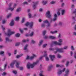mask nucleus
Returning <instances> with one entry per match:
<instances>
[{
  "label": "nucleus",
  "mask_w": 76,
  "mask_h": 76,
  "mask_svg": "<svg viewBox=\"0 0 76 76\" xmlns=\"http://www.w3.org/2000/svg\"><path fill=\"white\" fill-rule=\"evenodd\" d=\"M1 27L2 28L3 31H4V34H5V35H7V36H9V37H10L11 35L14 34H15V32H11V30L10 29H9L8 30L7 33L5 32L4 31L5 28H4V27L3 26H1Z\"/></svg>",
  "instance_id": "2"
},
{
  "label": "nucleus",
  "mask_w": 76,
  "mask_h": 76,
  "mask_svg": "<svg viewBox=\"0 0 76 76\" xmlns=\"http://www.w3.org/2000/svg\"><path fill=\"white\" fill-rule=\"evenodd\" d=\"M44 53H45L43 56V57H45V58L48 57L47 56V53H47V51H44Z\"/></svg>",
  "instance_id": "24"
},
{
  "label": "nucleus",
  "mask_w": 76,
  "mask_h": 76,
  "mask_svg": "<svg viewBox=\"0 0 76 76\" xmlns=\"http://www.w3.org/2000/svg\"><path fill=\"white\" fill-rule=\"evenodd\" d=\"M22 42L24 43H25V42H26V41L25 39H23L22 40Z\"/></svg>",
  "instance_id": "63"
},
{
  "label": "nucleus",
  "mask_w": 76,
  "mask_h": 76,
  "mask_svg": "<svg viewBox=\"0 0 76 76\" xmlns=\"http://www.w3.org/2000/svg\"><path fill=\"white\" fill-rule=\"evenodd\" d=\"M30 57H29V56H28V55H27V56L26 57V60H29V59H30Z\"/></svg>",
  "instance_id": "44"
},
{
  "label": "nucleus",
  "mask_w": 76,
  "mask_h": 76,
  "mask_svg": "<svg viewBox=\"0 0 76 76\" xmlns=\"http://www.w3.org/2000/svg\"><path fill=\"white\" fill-rule=\"evenodd\" d=\"M26 26H28L29 25V29H32L33 27L34 23L33 22H31V23H29L28 22H27L25 24Z\"/></svg>",
  "instance_id": "3"
},
{
  "label": "nucleus",
  "mask_w": 76,
  "mask_h": 76,
  "mask_svg": "<svg viewBox=\"0 0 76 76\" xmlns=\"http://www.w3.org/2000/svg\"><path fill=\"white\" fill-rule=\"evenodd\" d=\"M43 38L44 39H48V37L47 36H45L44 37H43Z\"/></svg>",
  "instance_id": "47"
},
{
  "label": "nucleus",
  "mask_w": 76,
  "mask_h": 76,
  "mask_svg": "<svg viewBox=\"0 0 76 76\" xmlns=\"http://www.w3.org/2000/svg\"><path fill=\"white\" fill-rule=\"evenodd\" d=\"M23 4L24 5H25V4H26V5H28V2H26V1L23 2Z\"/></svg>",
  "instance_id": "58"
},
{
  "label": "nucleus",
  "mask_w": 76,
  "mask_h": 76,
  "mask_svg": "<svg viewBox=\"0 0 76 76\" xmlns=\"http://www.w3.org/2000/svg\"><path fill=\"white\" fill-rule=\"evenodd\" d=\"M9 38L7 37L6 38L5 40L6 41L5 42V43H7V42H9Z\"/></svg>",
  "instance_id": "27"
},
{
  "label": "nucleus",
  "mask_w": 76,
  "mask_h": 76,
  "mask_svg": "<svg viewBox=\"0 0 76 76\" xmlns=\"http://www.w3.org/2000/svg\"><path fill=\"white\" fill-rule=\"evenodd\" d=\"M20 42L17 43L15 45V46L16 47H18V46H19V45H20Z\"/></svg>",
  "instance_id": "42"
},
{
  "label": "nucleus",
  "mask_w": 76,
  "mask_h": 76,
  "mask_svg": "<svg viewBox=\"0 0 76 76\" xmlns=\"http://www.w3.org/2000/svg\"><path fill=\"white\" fill-rule=\"evenodd\" d=\"M28 44H26L25 45L24 48V50H25V52L26 53H28V51H29V50L28 48Z\"/></svg>",
  "instance_id": "10"
},
{
  "label": "nucleus",
  "mask_w": 76,
  "mask_h": 76,
  "mask_svg": "<svg viewBox=\"0 0 76 76\" xmlns=\"http://www.w3.org/2000/svg\"><path fill=\"white\" fill-rule=\"evenodd\" d=\"M15 24V22H14V20H12L10 22V26H13Z\"/></svg>",
  "instance_id": "16"
},
{
  "label": "nucleus",
  "mask_w": 76,
  "mask_h": 76,
  "mask_svg": "<svg viewBox=\"0 0 76 76\" xmlns=\"http://www.w3.org/2000/svg\"><path fill=\"white\" fill-rule=\"evenodd\" d=\"M6 75H7V73L5 72H3L2 74V75L3 76H5Z\"/></svg>",
  "instance_id": "46"
},
{
  "label": "nucleus",
  "mask_w": 76,
  "mask_h": 76,
  "mask_svg": "<svg viewBox=\"0 0 76 76\" xmlns=\"http://www.w3.org/2000/svg\"><path fill=\"white\" fill-rule=\"evenodd\" d=\"M43 40H40V42L39 44V46H41V45H42V42H43Z\"/></svg>",
  "instance_id": "25"
},
{
  "label": "nucleus",
  "mask_w": 76,
  "mask_h": 76,
  "mask_svg": "<svg viewBox=\"0 0 76 76\" xmlns=\"http://www.w3.org/2000/svg\"><path fill=\"white\" fill-rule=\"evenodd\" d=\"M55 50L56 51L55 52V53H57V52H59L61 53H64L63 48H55Z\"/></svg>",
  "instance_id": "4"
},
{
  "label": "nucleus",
  "mask_w": 76,
  "mask_h": 76,
  "mask_svg": "<svg viewBox=\"0 0 76 76\" xmlns=\"http://www.w3.org/2000/svg\"><path fill=\"white\" fill-rule=\"evenodd\" d=\"M45 15L47 18H49V19L51 18V15L50 13V11H47Z\"/></svg>",
  "instance_id": "6"
},
{
  "label": "nucleus",
  "mask_w": 76,
  "mask_h": 76,
  "mask_svg": "<svg viewBox=\"0 0 76 76\" xmlns=\"http://www.w3.org/2000/svg\"><path fill=\"white\" fill-rule=\"evenodd\" d=\"M25 18H23L21 20V23H24V22H25Z\"/></svg>",
  "instance_id": "32"
},
{
  "label": "nucleus",
  "mask_w": 76,
  "mask_h": 76,
  "mask_svg": "<svg viewBox=\"0 0 76 76\" xmlns=\"http://www.w3.org/2000/svg\"><path fill=\"white\" fill-rule=\"evenodd\" d=\"M58 43L61 44V45H59V46H61L62 45V42H63V39H59L58 40Z\"/></svg>",
  "instance_id": "22"
},
{
  "label": "nucleus",
  "mask_w": 76,
  "mask_h": 76,
  "mask_svg": "<svg viewBox=\"0 0 76 76\" xmlns=\"http://www.w3.org/2000/svg\"><path fill=\"white\" fill-rule=\"evenodd\" d=\"M53 44H54V45H58L59 46V45H61V44H60V43H59L57 41H53Z\"/></svg>",
  "instance_id": "19"
},
{
  "label": "nucleus",
  "mask_w": 76,
  "mask_h": 76,
  "mask_svg": "<svg viewBox=\"0 0 76 76\" xmlns=\"http://www.w3.org/2000/svg\"><path fill=\"white\" fill-rule=\"evenodd\" d=\"M34 57L33 56L32 57H30V60H33V59H34Z\"/></svg>",
  "instance_id": "61"
},
{
  "label": "nucleus",
  "mask_w": 76,
  "mask_h": 76,
  "mask_svg": "<svg viewBox=\"0 0 76 76\" xmlns=\"http://www.w3.org/2000/svg\"><path fill=\"white\" fill-rule=\"evenodd\" d=\"M57 14L58 16H60V12L58 11L57 12Z\"/></svg>",
  "instance_id": "60"
},
{
  "label": "nucleus",
  "mask_w": 76,
  "mask_h": 76,
  "mask_svg": "<svg viewBox=\"0 0 76 76\" xmlns=\"http://www.w3.org/2000/svg\"><path fill=\"white\" fill-rule=\"evenodd\" d=\"M43 72V71H40V73L39 74V76H45L44 75H42V73Z\"/></svg>",
  "instance_id": "34"
},
{
  "label": "nucleus",
  "mask_w": 76,
  "mask_h": 76,
  "mask_svg": "<svg viewBox=\"0 0 76 76\" xmlns=\"http://www.w3.org/2000/svg\"><path fill=\"white\" fill-rule=\"evenodd\" d=\"M20 34L19 33H17L15 35V37H16L17 38H18V37H20Z\"/></svg>",
  "instance_id": "35"
},
{
  "label": "nucleus",
  "mask_w": 76,
  "mask_h": 76,
  "mask_svg": "<svg viewBox=\"0 0 76 76\" xmlns=\"http://www.w3.org/2000/svg\"><path fill=\"white\" fill-rule=\"evenodd\" d=\"M13 73H14L15 75H16L17 74V71L15 70H13L12 71Z\"/></svg>",
  "instance_id": "48"
},
{
  "label": "nucleus",
  "mask_w": 76,
  "mask_h": 76,
  "mask_svg": "<svg viewBox=\"0 0 76 76\" xmlns=\"http://www.w3.org/2000/svg\"><path fill=\"white\" fill-rule=\"evenodd\" d=\"M53 66L52 65H49L48 66V70L49 72L51 70V69L53 68Z\"/></svg>",
  "instance_id": "18"
},
{
  "label": "nucleus",
  "mask_w": 76,
  "mask_h": 76,
  "mask_svg": "<svg viewBox=\"0 0 76 76\" xmlns=\"http://www.w3.org/2000/svg\"><path fill=\"white\" fill-rule=\"evenodd\" d=\"M45 59L47 61H49V58H48V57H47L46 58H45Z\"/></svg>",
  "instance_id": "50"
},
{
  "label": "nucleus",
  "mask_w": 76,
  "mask_h": 76,
  "mask_svg": "<svg viewBox=\"0 0 76 76\" xmlns=\"http://www.w3.org/2000/svg\"><path fill=\"white\" fill-rule=\"evenodd\" d=\"M49 57L51 59V61H54V59L55 58V55H50L49 56Z\"/></svg>",
  "instance_id": "14"
},
{
  "label": "nucleus",
  "mask_w": 76,
  "mask_h": 76,
  "mask_svg": "<svg viewBox=\"0 0 76 76\" xmlns=\"http://www.w3.org/2000/svg\"><path fill=\"white\" fill-rule=\"evenodd\" d=\"M71 48L72 51H73V50H75V48H74V47H73V46H72L71 47Z\"/></svg>",
  "instance_id": "56"
},
{
  "label": "nucleus",
  "mask_w": 76,
  "mask_h": 76,
  "mask_svg": "<svg viewBox=\"0 0 76 76\" xmlns=\"http://www.w3.org/2000/svg\"><path fill=\"white\" fill-rule=\"evenodd\" d=\"M34 34V32L33 31L31 32L30 33V34H29L30 37H33Z\"/></svg>",
  "instance_id": "30"
},
{
  "label": "nucleus",
  "mask_w": 76,
  "mask_h": 76,
  "mask_svg": "<svg viewBox=\"0 0 76 76\" xmlns=\"http://www.w3.org/2000/svg\"><path fill=\"white\" fill-rule=\"evenodd\" d=\"M19 17H16V18H15V19L16 21H18L19 20Z\"/></svg>",
  "instance_id": "41"
},
{
  "label": "nucleus",
  "mask_w": 76,
  "mask_h": 76,
  "mask_svg": "<svg viewBox=\"0 0 76 76\" xmlns=\"http://www.w3.org/2000/svg\"><path fill=\"white\" fill-rule=\"evenodd\" d=\"M69 70L68 69H66V70L65 71V74L64 75V76H68L69 74Z\"/></svg>",
  "instance_id": "17"
},
{
  "label": "nucleus",
  "mask_w": 76,
  "mask_h": 76,
  "mask_svg": "<svg viewBox=\"0 0 76 76\" xmlns=\"http://www.w3.org/2000/svg\"><path fill=\"white\" fill-rule=\"evenodd\" d=\"M47 33V32L45 30L43 31V36H45V34Z\"/></svg>",
  "instance_id": "39"
},
{
  "label": "nucleus",
  "mask_w": 76,
  "mask_h": 76,
  "mask_svg": "<svg viewBox=\"0 0 76 76\" xmlns=\"http://www.w3.org/2000/svg\"><path fill=\"white\" fill-rule=\"evenodd\" d=\"M63 22H59L58 23V25H59V26H61L63 25Z\"/></svg>",
  "instance_id": "37"
},
{
  "label": "nucleus",
  "mask_w": 76,
  "mask_h": 76,
  "mask_svg": "<svg viewBox=\"0 0 76 76\" xmlns=\"http://www.w3.org/2000/svg\"><path fill=\"white\" fill-rule=\"evenodd\" d=\"M66 69L64 68L63 70H61V69H58V72H57V74L58 76H60L62 74V72H64L65 71Z\"/></svg>",
  "instance_id": "5"
},
{
  "label": "nucleus",
  "mask_w": 76,
  "mask_h": 76,
  "mask_svg": "<svg viewBox=\"0 0 76 76\" xmlns=\"http://www.w3.org/2000/svg\"><path fill=\"white\" fill-rule=\"evenodd\" d=\"M49 38H50V39H56V37L53 36H50Z\"/></svg>",
  "instance_id": "20"
},
{
  "label": "nucleus",
  "mask_w": 76,
  "mask_h": 76,
  "mask_svg": "<svg viewBox=\"0 0 76 76\" xmlns=\"http://www.w3.org/2000/svg\"><path fill=\"white\" fill-rule=\"evenodd\" d=\"M69 61H68L66 62L65 66L66 67H68L69 66Z\"/></svg>",
  "instance_id": "29"
},
{
  "label": "nucleus",
  "mask_w": 76,
  "mask_h": 76,
  "mask_svg": "<svg viewBox=\"0 0 76 76\" xmlns=\"http://www.w3.org/2000/svg\"><path fill=\"white\" fill-rule=\"evenodd\" d=\"M57 57L59 58H60L61 57V56L60 55V54H58L57 56Z\"/></svg>",
  "instance_id": "54"
},
{
  "label": "nucleus",
  "mask_w": 76,
  "mask_h": 76,
  "mask_svg": "<svg viewBox=\"0 0 76 76\" xmlns=\"http://www.w3.org/2000/svg\"><path fill=\"white\" fill-rule=\"evenodd\" d=\"M13 4L12 3H10L8 5L9 6V8H7L6 9V12H8L9 10H9L10 8H12V5Z\"/></svg>",
  "instance_id": "12"
},
{
  "label": "nucleus",
  "mask_w": 76,
  "mask_h": 76,
  "mask_svg": "<svg viewBox=\"0 0 76 76\" xmlns=\"http://www.w3.org/2000/svg\"><path fill=\"white\" fill-rule=\"evenodd\" d=\"M65 12V10H62L61 14L62 15H64V13Z\"/></svg>",
  "instance_id": "38"
},
{
  "label": "nucleus",
  "mask_w": 76,
  "mask_h": 76,
  "mask_svg": "<svg viewBox=\"0 0 76 76\" xmlns=\"http://www.w3.org/2000/svg\"><path fill=\"white\" fill-rule=\"evenodd\" d=\"M6 67H7V64H5L4 66V70H5L6 69Z\"/></svg>",
  "instance_id": "51"
},
{
  "label": "nucleus",
  "mask_w": 76,
  "mask_h": 76,
  "mask_svg": "<svg viewBox=\"0 0 76 76\" xmlns=\"http://www.w3.org/2000/svg\"><path fill=\"white\" fill-rule=\"evenodd\" d=\"M68 48V47L67 46H65L64 47V48H63V50H66V49H67Z\"/></svg>",
  "instance_id": "59"
},
{
  "label": "nucleus",
  "mask_w": 76,
  "mask_h": 76,
  "mask_svg": "<svg viewBox=\"0 0 76 76\" xmlns=\"http://www.w3.org/2000/svg\"><path fill=\"white\" fill-rule=\"evenodd\" d=\"M21 10V8H18L17 9L16 12H19Z\"/></svg>",
  "instance_id": "31"
},
{
  "label": "nucleus",
  "mask_w": 76,
  "mask_h": 76,
  "mask_svg": "<svg viewBox=\"0 0 76 76\" xmlns=\"http://www.w3.org/2000/svg\"><path fill=\"white\" fill-rule=\"evenodd\" d=\"M54 18H53V19H52L50 21V23H51L53 21V22H55L57 19V14H55L54 15Z\"/></svg>",
  "instance_id": "7"
},
{
  "label": "nucleus",
  "mask_w": 76,
  "mask_h": 76,
  "mask_svg": "<svg viewBox=\"0 0 76 76\" xmlns=\"http://www.w3.org/2000/svg\"><path fill=\"white\" fill-rule=\"evenodd\" d=\"M72 19H73V20H74V21H76V19H75V17H72Z\"/></svg>",
  "instance_id": "62"
},
{
  "label": "nucleus",
  "mask_w": 76,
  "mask_h": 76,
  "mask_svg": "<svg viewBox=\"0 0 76 76\" xmlns=\"http://www.w3.org/2000/svg\"><path fill=\"white\" fill-rule=\"evenodd\" d=\"M56 3V1H52L50 2V4H55Z\"/></svg>",
  "instance_id": "45"
},
{
  "label": "nucleus",
  "mask_w": 76,
  "mask_h": 76,
  "mask_svg": "<svg viewBox=\"0 0 76 76\" xmlns=\"http://www.w3.org/2000/svg\"><path fill=\"white\" fill-rule=\"evenodd\" d=\"M39 60H38L36 62H34L32 64H31V63H28L27 65V67L28 69H29L30 67L32 69L35 67V66L38 64V63H39Z\"/></svg>",
  "instance_id": "1"
},
{
  "label": "nucleus",
  "mask_w": 76,
  "mask_h": 76,
  "mask_svg": "<svg viewBox=\"0 0 76 76\" xmlns=\"http://www.w3.org/2000/svg\"><path fill=\"white\" fill-rule=\"evenodd\" d=\"M51 34H56V33H57V31H50V32Z\"/></svg>",
  "instance_id": "28"
},
{
  "label": "nucleus",
  "mask_w": 76,
  "mask_h": 76,
  "mask_svg": "<svg viewBox=\"0 0 76 76\" xmlns=\"http://www.w3.org/2000/svg\"><path fill=\"white\" fill-rule=\"evenodd\" d=\"M28 15L29 17V18H31V17L32 16V15H31V14L29 13L28 14Z\"/></svg>",
  "instance_id": "57"
},
{
  "label": "nucleus",
  "mask_w": 76,
  "mask_h": 76,
  "mask_svg": "<svg viewBox=\"0 0 76 76\" xmlns=\"http://www.w3.org/2000/svg\"><path fill=\"white\" fill-rule=\"evenodd\" d=\"M43 23H48V24L46 25V28H50V27H51V25L50 24V23H49L48 22V21L47 20H46L43 21Z\"/></svg>",
  "instance_id": "8"
},
{
  "label": "nucleus",
  "mask_w": 76,
  "mask_h": 76,
  "mask_svg": "<svg viewBox=\"0 0 76 76\" xmlns=\"http://www.w3.org/2000/svg\"><path fill=\"white\" fill-rule=\"evenodd\" d=\"M22 56H23V54H20V55H17L16 56V58H19L20 57Z\"/></svg>",
  "instance_id": "26"
},
{
  "label": "nucleus",
  "mask_w": 76,
  "mask_h": 76,
  "mask_svg": "<svg viewBox=\"0 0 76 76\" xmlns=\"http://www.w3.org/2000/svg\"><path fill=\"white\" fill-rule=\"evenodd\" d=\"M7 54H8L9 56H11V53H10L9 51H7Z\"/></svg>",
  "instance_id": "40"
},
{
  "label": "nucleus",
  "mask_w": 76,
  "mask_h": 76,
  "mask_svg": "<svg viewBox=\"0 0 76 76\" xmlns=\"http://www.w3.org/2000/svg\"><path fill=\"white\" fill-rule=\"evenodd\" d=\"M12 14H10L7 16V18H10L12 16Z\"/></svg>",
  "instance_id": "52"
},
{
  "label": "nucleus",
  "mask_w": 76,
  "mask_h": 76,
  "mask_svg": "<svg viewBox=\"0 0 76 76\" xmlns=\"http://www.w3.org/2000/svg\"><path fill=\"white\" fill-rule=\"evenodd\" d=\"M20 64L18 63H17V65H16V67H17V68H18L20 70H22L23 69V67L19 66V65Z\"/></svg>",
  "instance_id": "13"
},
{
  "label": "nucleus",
  "mask_w": 76,
  "mask_h": 76,
  "mask_svg": "<svg viewBox=\"0 0 76 76\" xmlns=\"http://www.w3.org/2000/svg\"><path fill=\"white\" fill-rule=\"evenodd\" d=\"M2 24H4L6 23V20H3L1 22Z\"/></svg>",
  "instance_id": "43"
},
{
  "label": "nucleus",
  "mask_w": 76,
  "mask_h": 76,
  "mask_svg": "<svg viewBox=\"0 0 76 76\" xmlns=\"http://www.w3.org/2000/svg\"><path fill=\"white\" fill-rule=\"evenodd\" d=\"M49 50L50 51H54L55 50V49L54 48H50L49 49Z\"/></svg>",
  "instance_id": "49"
},
{
  "label": "nucleus",
  "mask_w": 76,
  "mask_h": 76,
  "mask_svg": "<svg viewBox=\"0 0 76 76\" xmlns=\"http://www.w3.org/2000/svg\"><path fill=\"white\" fill-rule=\"evenodd\" d=\"M17 63H18L17 61H15L12 63L10 64V66L12 68H13L14 67V64H16V65H18Z\"/></svg>",
  "instance_id": "9"
},
{
  "label": "nucleus",
  "mask_w": 76,
  "mask_h": 76,
  "mask_svg": "<svg viewBox=\"0 0 76 76\" xmlns=\"http://www.w3.org/2000/svg\"><path fill=\"white\" fill-rule=\"evenodd\" d=\"M41 27L42 28H44L45 27V24L44 23H42L41 25Z\"/></svg>",
  "instance_id": "36"
},
{
  "label": "nucleus",
  "mask_w": 76,
  "mask_h": 76,
  "mask_svg": "<svg viewBox=\"0 0 76 76\" xmlns=\"http://www.w3.org/2000/svg\"><path fill=\"white\" fill-rule=\"evenodd\" d=\"M4 52L3 51H1L0 52V55H2V56H4Z\"/></svg>",
  "instance_id": "33"
},
{
  "label": "nucleus",
  "mask_w": 76,
  "mask_h": 76,
  "mask_svg": "<svg viewBox=\"0 0 76 76\" xmlns=\"http://www.w3.org/2000/svg\"><path fill=\"white\" fill-rule=\"evenodd\" d=\"M66 61V59H64L62 60L61 61V63H64L65 62V61Z\"/></svg>",
  "instance_id": "55"
},
{
  "label": "nucleus",
  "mask_w": 76,
  "mask_h": 76,
  "mask_svg": "<svg viewBox=\"0 0 76 76\" xmlns=\"http://www.w3.org/2000/svg\"><path fill=\"white\" fill-rule=\"evenodd\" d=\"M39 3V1H37L35 3L33 2V3H34L33 6V10H35V9H36L37 7V6H36V5L37 4H38Z\"/></svg>",
  "instance_id": "11"
},
{
  "label": "nucleus",
  "mask_w": 76,
  "mask_h": 76,
  "mask_svg": "<svg viewBox=\"0 0 76 76\" xmlns=\"http://www.w3.org/2000/svg\"><path fill=\"white\" fill-rule=\"evenodd\" d=\"M31 44H34L35 43V41H34L33 40H31Z\"/></svg>",
  "instance_id": "53"
},
{
  "label": "nucleus",
  "mask_w": 76,
  "mask_h": 76,
  "mask_svg": "<svg viewBox=\"0 0 76 76\" xmlns=\"http://www.w3.org/2000/svg\"><path fill=\"white\" fill-rule=\"evenodd\" d=\"M16 6V4H15L13 6V7L10 8L9 10H10L11 12H13V11L14 10Z\"/></svg>",
  "instance_id": "15"
},
{
  "label": "nucleus",
  "mask_w": 76,
  "mask_h": 76,
  "mask_svg": "<svg viewBox=\"0 0 76 76\" xmlns=\"http://www.w3.org/2000/svg\"><path fill=\"white\" fill-rule=\"evenodd\" d=\"M73 35H75V36H76V32H74L73 33Z\"/></svg>",
  "instance_id": "64"
},
{
  "label": "nucleus",
  "mask_w": 76,
  "mask_h": 76,
  "mask_svg": "<svg viewBox=\"0 0 76 76\" xmlns=\"http://www.w3.org/2000/svg\"><path fill=\"white\" fill-rule=\"evenodd\" d=\"M48 2V1H43L42 2V3L43 4V5H45L47 4Z\"/></svg>",
  "instance_id": "21"
},
{
  "label": "nucleus",
  "mask_w": 76,
  "mask_h": 76,
  "mask_svg": "<svg viewBox=\"0 0 76 76\" xmlns=\"http://www.w3.org/2000/svg\"><path fill=\"white\" fill-rule=\"evenodd\" d=\"M64 67V65H60L59 64H57L56 65V67Z\"/></svg>",
  "instance_id": "23"
}]
</instances>
